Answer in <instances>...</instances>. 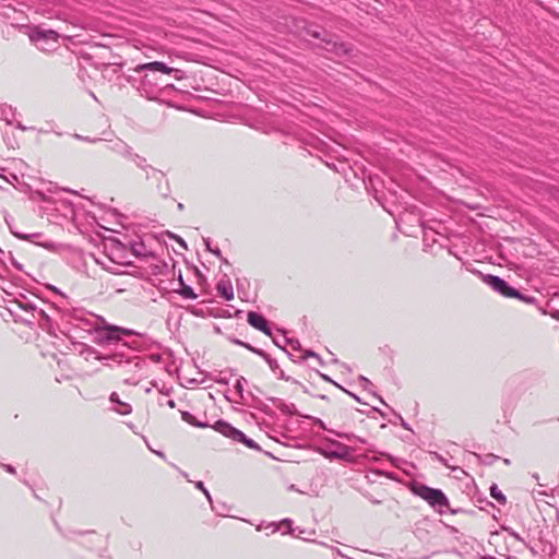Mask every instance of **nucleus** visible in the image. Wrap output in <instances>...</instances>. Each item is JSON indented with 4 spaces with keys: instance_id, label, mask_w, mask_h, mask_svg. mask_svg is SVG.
Wrapping results in <instances>:
<instances>
[{
    "instance_id": "obj_36",
    "label": "nucleus",
    "mask_w": 559,
    "mask_h": 559,
    "mask_svg": "<svg viewBox=\"0 0 559 559\" xmlns=\"http://www.w3.org/2000/svg\"><path fill=\"white\" fill-rule=\"evenodd\" d=\"M254 353H255V354H258V355H260L261 357H263V358H265V359H267V358H269V357H267V355H266L262 349H258V348H257Z\"/></svg>"
},
{
    "instance_id": "obj_56",
    "label": "nucleus",
    "mask_w": 559,
    "mask_h": 559,
    "mask_svg": "<svg viewBox=\"0 0 559 559\" xmlns=\"http://www.w3.org/2000/svg\"><path fill=\"white\" fill-rule=\"evenodd\" d=\"M332 361H333L334 364H337V362H338V359H337V358H333V359H332Z\"/></svg>"
},
{
    "instance_id": "obj_38",
    "label": "nucleus",
    "mask_w": 559,
    "mask_h": 559,
    "mask_svg": "<svg viewBox=\"0 0 559 559\" xmlns=\"http://www.w3.org/2000/svg\"><path fill=\"white\" fill-rule=\"evenodd\" d=\"M167 405L170 407V408H175L176 407V402L174 400H169L167 402Z\"/></svg>"
},
{
    "instance_id": "obj_53",
    "label": "nucleus",
    "mask_w": 559,
    "mask_h": 559,
    "mask_svg": "<svg viewBox=\"0 0 559 559\" xmlns=\"http://www.w3.org/2000/svg\"><path fill=\"white\" fill-rule=\"evenodd\" d=\"M312 36L318 38L319 37V33L313 32Z\"/></svg>"
},
{
    "instance_id": "obj_35",
    "label": "nucleus",
    "mask_w": 559,
    "mask_h": 559,
    "mask_svg": "<svg viewBox=\"0 0 559 559\" xmlns=\"http://www.w3.org/2000/svg\"><path fill=\"white\" fill-rule=\"evenodd\" d=\"M436 456H437L438 461L441 462L444 466L450 467V465L448 464V462L445 461L444 457H442L439 454H436Z\"/></svg>"
},
{
    "instance_id": "obj_32",
    "label": "nucleus",
    "mask_w": 559,
    "mask_h": 559,
    "mask_svg": "<svg viewBox=\"0 0 559 559\" xmlns=\"http://www.w3.org/2000/svg\"><path fill=\"white\" fill-rule=\"evenodd\" d=\"M316 424H317L321 429H323V430H328L329 432H331V429H328V428H326V426H325V424H324L321 419L317 418V419H316Z\"/></svg>"
},
{
    "instance_id": "obj_44",
    "label": "nucleus",
    "mask_w": 559,
    "mask_h": 559,
    "mask_svg": "<svg viewBox=\"0 0 559 559\" xmlns=\"http://www.w3.org/2000/svg\"><path fill=\"white\" fill-rule=\"evenodd\" d=\"M234 343H235V344H238V345H241V346H243V347H245V344H246L245 342H241V341H239V340H234Z\"/></svg>"
},
{
    "instance_id": "obj_30",
    "label": "nucleus",
    "mask_w": 559,
    "mask_h": 559,
    "mask_svg": "<svg viewBox=\"0 0 559 559\" xmlns=\"http://www.w3.org/2000/svg\"><path fill=\"white\" fill-rule=\"evenodd\" d=\"M211 252L218 257L224 263H228V261L225 258H223L222 252L218 248L212 249Z\"/></svg>"
},
{
    "instance_id": "obj_11",
    "label": "nucleus",
    "mask_w": 559,
    "mask_h": 559,
    "mask_svg": "<svg viewBox=\"0 0 559 559\" xmlns=\"http://www.w3.org/2000/svg\"><path fill=\"white\" fill-rule=\"evenodd\" d=\"M248 323L254 329L263 332L266 335H271V329L267 320L260 313L250 311L248 313Z\"/></svg>"
},
{
    "instance_id": "obj_5",
    "label": "nucleus",
    "mask_w": 559,
    "mask_h": 559,
    "mask_svg": "<svg viewBox=\"0 0 559 559\" xmlns=\"http://www.w3.org/2000/svg\"><path fill=\"white\" fill-rule=\"evenodd\" d=\"M472 273L478 275L485 284H487L491 289L499 293L503 297H519L518 290L511 286L501 277L491 275V274H483L478 270H471Z\"/></svg>"
},
{
    "instance_id": "obj_43",
    "label": "nucleus",
    "mask_w": 559,
    "mask_h": 559,
    "mask_svg": "<svg viewBox=\"0 0 559 559\" xmlns=\"http://www.w3.org/2000/svg\"><path fill=\"white\" fill-rule=\"evenodd\" d=\"M204 242H205L206 249H207L209 251H211V250H212V248H211V245H210V240H209V239H205V240H204Z\"/></svg>"
},
{
    "instance_id": "obj_2",
    "label": "nucleus",
    "mask_w": 559,
    "mask_h": 559,
    "mask_svg": "<svg viewBox=\"0 0 559 559\" xmlns=\"http://www.w3.org/2000/svg\"><path fill=\"white\" fill-rule=\"evenodd\" d=\"M81 354L86 355V359L90 356H93L97 360L112 359L115 362H117L119 366H121L124 369L126 373H131V372H135V371L140 370L142 367V364H143V361L136 356L127 357L124 360L122 359V357H123L122 354H115L111 357L102 356L93 347L85 345V344L82 345Z\"/></svg>"
},
{
    "instance_id": "obj_39",
    "label": "nucleus",
    "mask_w": 559,
    "mask_h": 559,
    "mask_svg": "<svg viewBox=\"0 0 559 559\" xmlns=\"http://www.w3.org/2000/svg\"><path fill=\"white\" fill-rule=\"evenodd\" d=\"M12 264L17 269V270H22V265L16 262L15 260L12 259Z\"/></svg>"
},
{
    "instance_id": "obj_10",
    "label": "nucleus",
    "mask_w": 559,
    "mask_h": 559,
    "mask_svg": "<svg viewBox=\"0 0 559 559\" xmlns=\"http://www.w3.org/2000/svg\"><path fill=\"white\" fill-rule=\"evenodd\" d=\"M333 445L337 447L336 451L321 450V453L324 457L329 460H342V461H350V454L353 449L344 443H341L336 440H329Z\"/></svg>"
},
{
    "instance_id": "obj_18",
    "label": "nucleus",
    "mask_w": 559,
    "mask_h": 559,
    "mask_svg": "<svg viewBox=\"0 0 559 559\" xmlns=\"http://www.w3.org/2000/svg\"><path fill=\"white\" fill-rule=\"evenodd\" d=\"M490 495L492 498H495L500 504L507 503V498L502 493V491L498 488L496 484L491 485L490 487Z\"/></svg>"
},
{
    "instance_id": "obj_46",
    "label": "nucleus",
    "mask_w": 559,
    "mask_h": 559,
    "mask_svg": "<svg viewBox=\"0 0 559 559\" xmlns=\"http://www.w3.org/2000/svg\"><path fill=\"white\" fill-rule=\"evenodd\" d=\"M284 524H287L290 527L292 521L289 519H285L283 521Z\"/></svg>"
},
{
    "instance_id": "obj_31",
    "label": "nucleus",
    "mask_w": 559,
    "mask_h": 559,
    "mask_svg": "<svg viewBox=\"0 0 559 559\" xmlns=\"http://www.w3.org/2000/svg\"><path fill=\"white\" fill-rule=\"evenodd\" d=\"M1 466L8 472V473H11V474H15L16 471H15V467L12 466V465H9V464H1Z\"/></svg>"
},
{
    "instance_id": "obj_6",
    "label": "nucleus",
    "mask_w": 559,
    "mask_h": 559,
    "mask_svg": "<svg viewBox=\"0 0 559 559\" xmlns=\"http://www.w3.org/2000/svg\"><path fill=\"white\" fill-rule=\"evenodd\" d=\"M131 330L122 329L117 325H105L95 330L94 342L99 345L111 344L121 340L122 335H130Z\"/></svg>"
},
{
    "instance_id": "obj_40",
    "label": "nucleus",
    "mask_w": 559,
    "mask_h": 559,
    "mask_svg": "<svg viewBox=\"0 0 559 559\" xmlns=\"http://www.w3.org/2000/svg\"><path fill=\"white\" fill-rule=\"evenodd\" d=\"M344 391H345L346 393H348L352 397H354L357 402H360V399H359L357 395H355L354 393L348 392V391H346V390H344Z\"/></svg>"
},
{
    "instance_id": "obj_21",
    "label": "nucleus",
    "mask_w": 559,
    "mask_h": 559,
    "mask_svg": "<svg viewBox=\"0 0 559 559\" xmlns=\"http://www.w3.org/2000/svg\"><path fill=\"white\" fill-rule=\"evenodd\" d=\"M331 433L335 435L336 437H340V438H344L346 440H357L358 442L360 443H366V440L360 438V437H357L353 433H345V432H340V431H335V430H331Z\"/></svg>"
},
{
    "instance_id": "obj_26",
    "label": "nucleus",
    "mask_w": 559,
    "mask_h": 559,
    "mask_svg": "<svg viewBox=\"0 0 559 559\" xmlns=\"http://www.w3.org/2000/svg\"><path fill=\"white\" fill-rule=\"evenodd\" d=\"M195 487H197L198 489H200V490H201V492H203V493L205 495L206 499H207L210 502H212V497H211L210 492L207 491V489L204 487L203 481H197V483H195Z\"/></svg>"
},
{
    "instance_id": "obj_9",
    "label": "nucleus",
    "mask_w": 559,
    "mask_h": 559,
    "mask_svg": "<svg viewBox=\"0 0 559 559\" xmlns=\"http://www.w3.org/2000/svg\"><path fill=\"white\" fill-rule=\"evenodd\" d=\"M142 170L145 173L147 180L152 179L157 182V190L159 191V193L165 198L168 197L170 189H169L168 181L166 180L165 174L163 171L154 168L150 164H146L142 168Z\"/></svg>"
},
{
    "instance_id": "obj_48",
    "label": "nucleus",
    "mask_w": 559,
    "mask_h": 559,
    "mask_svg": "<svg viewBox=\"0 0 559 559\" xmlns=\"http://www.w3.org/2000/svg\"><path fill=\"white\" fill-rule=\"evenodd\" d=\"M225 397H226V400H228V401H230V402L239 403V401H237V400H233V399H230V397H229V396H227V395H225Z\"/></svg>"
},
{
    "instance_id": "obj_42",
    "label": "nucleus",
    "mask_w": 559,
    "mask_h": 559,
    "mask_svg": "<svg viewBox=\"0 0 559 559\" xmlns=\"http://www.w3.org/2000/svg\"><path fill=\"white\" fill-rule=\"evenodd\" d=\"M245 347H246L247 349H249V350L253 352V353H254V352H255V349H257V348L252 347L250 344H247V343L245 344Z\"/></svg>"
},
{
    "instance_id": "obj_25",
    "label": "nucleus",
    "mask_w": 559,
    "mask_h": 559,
    "mask_svg": "<svg viewBox=\"0 0 559 559\" xmlns=\"http://www.w3.org/2000/svg\"><path fill=\"white\" fill-rule=\"evenodd\" d=\"M518 296L519 297H515L516 299H520V300H522V301H524L526 304H535L536 302V298L535 297H533V296H525L522 293H520L519 290H518Z\"/></svg>"
},
{
    "instance_id": "obj_24",
    "label": "nucleus",
    "mask_w": 559,
    "mask_h": 559,
    "mask_svg": "<svg viewBox=\"0 0 559 559\" xmlns=\"http://www.w3.org/2000/svg\"><path fill=\"white\" fill-rule=\"evenodd\" d=\"M132 251L135 255L138 257H141V255H145L146 253L144 252V245L143 243H134L132 246Z\"/></svg>"
},
{
    "instance_id": "obj_55",
    "label": "nucleus",
    "mask_w": 559,
    "mask_h": 559,
    "mask_svg": "<svg viewBox=\"0 0 559 559\" xmlns=\"http://www.w3.org/2000/svg\"><path fill=\"white\" fill-rule=\"evenodd\" d=\"M17 128H20V129H22V130H24V129H25L21 123H19V124H17Z\"/></svg>"
},
{
    "instance_id": "obj_33",
    "label": "nucleus",
    "mask_w": 559,
    "mask_h": 559,
    "mask_svg": "<svg viewBox=\"0 0 559 559\" xmlns=\"http://www.w3.org/2000/svg\"><path fill=\"white\" fill-rule=\"evenodd\" d=\"M321 378L324 379L325 381L328 382H331V383H334L336 385V383L330 378L328 377L326 374H323V373H320ZM338 388H341L342 390H344L341 385L337 384Z\"/></svg>"
},
{
    "instance_id": "obj_1",
    "label": "nucleus",
    "mask_w": 559,
    "mask_h": 559,
    "mask_svg": "<svg viewBox=\"0 0 559 559\" xmlns=\"http://www.w3.org/2000/svg\"><path fill=\"white\" fill-rule=\"evenodd\" d=\"M135 71L142 72L146 71L142 79V90L146 94L147 97H153L158 87V83L156 82L155 72H160L165 74H169L176 71L173 68L167 67L165 63L159 61H153L144 64H140L135 68Z\"/></svg>"
},
{
    "instance_id": "obj_52",
    "label": "nucleus",
    "mask_w": 559,
    "mask_h": 559,
    "mask_svg": "<svg viewBox=\"0 0 559 559\" xmlns=\"http://www.w3.org/2000/svg\"><path fill=\"white\" fill-rule=\"evenodd\" d=\"M217 383H224V384H226V383H227V381H226V380H217Z\"/></svg>"
},
{
    "instance_id": "obj_17",
    "label": "nucleus",
    "mask_w": 559,
    "mask_h": 559,
    "mask_svg": "<svg viewBox=\"0 0 559 559\" xmlns=\"http://www.w3.org/2000/svg\"><path fill=\"white\" fill-rule=\"evenodd\" d=\"M0 119L4 120L8 124H12L15 119V110L12 106L3 104L0 105Z\"/></svg>"
},
{
    "instance_id": "obj_13",
    "label": "nucleus",
    "mask_w": 559,
    "mask_h": 559,
    "mask_svg": "<svg viewBox=\"0 0 559 559\" xmlns=\"http://www.w3.org/2000/svg\"><path fill=\"white\" fill-rule=\"evenodd\" d=\"M106 147L107 150L120 155L123 158H126L127 155H131L132 147L120 139L108 141Z\"/></svg>"
},
{
    "instance_id": "obj_49",
    "label": "nucleus",
    "mask_w": 559,
    "mask_h": 559,
    "mask_svg": "<svg viewBox=\"0 0 559 559\" xmlns=\"http://www.w3.org/2000/svg\"><path fill=\"white\" fill-rule=\"evenodd\" d=\"M266 360L269 361L271 368H273L274 367L273 360H271L270 358H267Z\"/></svg>"
},
{
    "instance_id": "obj_8",
    "label": "nucleus",
    "mask_w": 559,
    "mask_h": 559,
    "mask_svg": "<svg viewBox=\"0 0 559 559\" xmlns=\"http://www.w3.org/2000/svg\"><path fill=\"white\" fill-rule=\"evenodd\" d=\"M38 312L39 314H43V310H37L35 306H33L31 302H23V301H14L12 304V308H10V312L16 317L20 318L21 321L25 323H32V320L35 318L34 312Z\"/></svg>"
},
{
    "instance_id": "obj_14",
    "label": "nucleus",
    "mask_w": 559,
    "mask_h": 559,
    "mask_svg": "<svg viewBox=\"0 0 559 559\" xmlns=\"http://www.w3.org/2000/svg\"><path fill=\"white\" fill-rule=\"evenodd\" d=\"M110 403L114 404L112 411L120 415H129L132 412V406L129 403L122 402L116 392H112L109 396Z\"/></svg>"
},
{
    "instance_id": "obj_41",
    "label": "nucleus",
    "mask_w": 559,
    "mask_h": 559,
    "mask_svg": "<svg viewBox=\"0 0 559 559\" xmlns=\"http://www.w3.org/2000/svg\"><path fill=\"white\" fill-rule=\"evenodd\" d=\"M176 239L183 248H187L186 242L181 238L176 237Z\"/></svg>"
},
{
    "instance_id": "obj_7",
    "label": "nucleus",
    "mask_w": 559,
    "mask_h": 559,
    "mask_svg": "<svg viewBox=\"0 0 559 559\" xmlns=\"http://www.w3.org/2000/svg\"><path fill=\"white\" fill-rule=\"evenodd\" d=\"M29 39L41 50H49L57 44L59 35L55 31H43L36 28L29 34Z\"/></svg>"
},
{
    "instance_id": "obj_50",
    "label": "nucleus",
    "mask_w": 559,
    "mask_h": 559,
    "mask_svg": "<svg viewBox=\"0 0 559 559\" xmlns=\"http://www.w3.org/2000/svg\"><path fill=\"white\" fill-rule=\"evenodd\" d=\"M374 396H377L382 404H385L384 400H382L380 396H378L376 393H373Z\"/></svg>"
},
{
    "instance_id": "obj_16",
    "label": "nucleus",
    "mask_w": 559,
    "mask_h": 559,
    "mask_svg": "<svg viewBox=\"0 0 559 559\" xmlns=\"http://www.w3.org/2000/svg\"><path fill=\"white\" fill-rule=\"evenodd\" d=\"M180 288L176 292L185 299H195L198 296L192 289V287L185 284L181 273L179 272L178 276Z\"/></svg>"
},
{
    "instance_id": "obj_45",
    "label": "nucleus",
    "mask_w": 559,
    "mask_h": 559,
    "mask_svg": "<svg viewBox=\"0 0 559 559\" xmlns=\"http://www.w3.org/2000/svg\"><path fill=\"white\" fill-rule=\"evenodd\" d=\"M274 343H275L276 346H278V347L284 349L282 342L274 340Z\"/></svg>"
},
{
    "instance_id": "obj_4",
    "label": "nucleus",
    "mask_w": 559,
    "mask_h": 559,
    "mask_svg": "<svg viewBox=\"0 0 559 559\" xmlns=\"http://www.w3.org/2000/svg\"><path fill=\"white\" fill-rule=\"evenodd\" d=\"M213 428L222 433L223 436L246 444L248 448L260 451L259 444L252 439L248 438L242 431L233 427L229 423L225 420H217Z\"/></svg>"
},
{
    "instance_id": "obj_15",
    "label": "nucleus",
    "mask_w": 559,
    "mask_h": 559,
    "mask_svg": "<svg viewBox=\"0 0 559 559\" xmlns=\"http://www.w3.org/2000/svg\"><path fill=\"white\" fill-rule=\"evenodd\" d=\"M216 289L224 299L231 300L234 298V289L229 280H221L216 285Z\"/></svg>"
},
{
    "instance_id": "obj_47",
    "label": "nucleus",
    "mask_w": 559,
    "mask_h": 559,
    "mask_svg": "<svg viewBox=\"0 0 559 559\" xmlns=\"http://www.w3.org/2000/svg\"><path fill=\"white\" fill-rule=\"evenodd\" d=\"M178 210L182 211L185 209L183 204L182 203H178L177 205Z\"/></svg>"
},
{
    "instance_id": "obj_28",
    "label": "nucleus",
    "mask_w": 559,
    "mask_h": 559,
    "mask_svg": "<svg viewBox=\"0 0 559 559\" xmlns=\"http://www.w3.org/2000/svg\"><path fill=\"white\" fill-rule=\"evenodd\" d=\"M308 357H313L316 359H320V356L311 349L305 350L304 355L301 356V360H305Z\"/></svg>"
},
{
    "instance_id": "obj_34",
    "label": "nucleus",
    "mask_w": 559,
    "mask_h": 559,
    "mask_svg": "<svg viewBox=\"0 0 559 559\" xmlns=\"http://www.w3.org/2000/svg\"><path fill=\"white\" fill-rule=\"evenodd\" d=\"M75 136H76L78 139H80V140H84V141L92 142V143H94V142L98 141V139L83 138L82 135H79V134H76Z\"/></svg>"
},
{
    "instance_id": "obj_27",
    "label": "nucleus",
    "mask_w": 559,
    "mask_h": 559,
    "mask_svg": "<svg viewBox=\"0 0 559 559\" xmlns=\"http://www.w3.org/2000/svg\"><path fill=\"white\" fill-rule=\"evenodd\" d=\"M358 380L361 383L364 390L370 391V386L372 385V383H371V381L369 379H367L364 376H359Z\"/></svg>"
},
{
    "instance_id": "obj_12",
    "label": "nucleus",
    "mask_w": 559,
    "mask_h": 559,
    "mask_svg": "<svg viewBox=\"0 0 559 559\" xmlns=\"http://www.w3.org/2000/svg\"><path fill=\"white\" fill-rule=\"evenodd\" d=\"M10 229H11V233L20 238V239H23V240H31L44 248H48V249H53L55 248V245L53 242L51 241H38L39 238L43 237V234L40 233H34V234H24V233H20V231H16L14 230L11 226H10Z\"/></svg>"
},
{
    "instance_id": "obj_22",
    "label": "nucleus",
    "mask_w": 559,
    "mask_h": 559,
    "mask_svg": "<svg viewBox=\"0 0 559 559\" xmlns=\"http://www.w3.org/2000/svg\"><path fill=\"white\" fill-rule=\"evenodd\" d=\"M246 383L247 380L243 377H239L235 383L236 393L240 399L243 397V388Z\"/></svg>"
},
{
    "instance_id": "obj_57",
    "label": "nucleus",
    "mask_w": 559,
    "mask_h": 559,
    "mask_svg": "<svg viewBox=\"0 0 559 559\" xmlns=\"http://www.w3.org/2000/svg\"><path fill=\"white\" fill-rule=\"evenodd\" d=\"M51 289H52L53 292L59 293V290H58L56 287H51Z\"/></svg>"
},
{
    "instance_id": "obj_3",
    "label": "nucleus",
    "mask_w": 559,
    "mask_h": 559,
    "mask_svg": "<svg viewBox=\"0 0 559 559\" xmlns=\"http://www.w3.org/2000/svg\"><path fill=\"white\" fill-rule=\"evenodd\" d=\"M416 493L441 514L449 509V500L440 489L421 485L416 489Z\"/></svg>"
},
{
    "instance_id": "obj_19",
    "label": "nucleus",
    "mask_w": 559,
    "mask_h": 559,
    "mask_svg": "<svg viewBox=\"0 0 559 559\" xmlns=\"http://www.w3.org/2000/svg\"><path fill=\"white\" fill-rule=\"evenodd\" d=\"M126 159L133 162L140 169H142L147 164L146 159L143 156L134 153L132 148L131 155H127Z\"/></svg>"
},
{
    "instance_id": "obj_23",
    "label": "nucleus",
    "mask_w": 559,
    "mask_h": 559,
    "mask_svg": "<svg viewBox=\"0 0 559 559\" xmlns=\"http://www.w3.org/2000/svg\"><path fill=\"white\" fill-rule=\"evenodd\" d=\"M283 343L285 345H290L292 348L295 349V350H300L301 349V346H300V343H299L298 340L284 337Z\"/></svg>"
},
{
    "instance_id": "obj_54",
    "label": "nucleus",
    "mask_w": 559,
    "mask_h": 559,
    "mask_svg": "<svg viewBox=\"0 0 559 559\" xmlns=\"http://www.w3.org/2000/svg\"><path fill=\"white\" fill-rule=\"evenodd\" d=\"M319 361V364L322 366L323 365V360L322 358L320 357V359H317Z\"/></svg>"
},
{
    "instance_id": "obj_20",
    "label": "nucleus",
    "mask_w": 559,
    "mask_h": 559,
    "mask_svg": "<svg viewBox=\"0 0 559 559\" xmlns=\"http://www.w3.org/2000/svg\"><path fill=\"white\" fill-rule=\"evenodd\" d=\"M181 418L185 421H187L190 425L195 426V427H206L207 426L206 424H202V423L195 420L194 416L192 414H190L189 412H181Z\"/></svg>"
},
{
    "instance_id": "obj_29",
    "label": "nucleus",
    "mask_w": 559,
    "mask_h": 559,
    "mask_svg": "<svg viewBox=\"0 0 559 559\" xmlns=\"http://www.w3.org/2000/svg\"><path fill=\"white\" fill-rule=\"evenodd\" d=\"M123 381L127 384L136 385L138 382H139V378H135V377L131 376V377L126 378Z\"/></svg>"
},
{
    "instance_id": "obj_51",
    "label": "nucleus",
    "mask_w": 559,
    "mask_h": 559,
    "mask_svg": "<svg viewBox=\"0 0 559 559\" xmlns=\"http://www.w3.org/2000/svg\"><path fill=\"white\" fill-rule=\"evenodd\" d=\"M156 454L160 457H165L164 453L163 452H156Z\"/></svg>"
},
{
    "instance_id": "obj_37",
    "label": "nucleus",
    "mask_w": 559,
    "mask_h": 559,
    "mask_svg": "<svg viewBox=\"0 0 559 559\" xmlns=\"http://www.w3.org/2000/svg\"><path fill=\"white\" fill-rule=\"evenodd\" d=\"M400 420H401V426L404 428V429H408L409 430V426L408 424L400 416Z\"/></svg>"
}]
</instances>
